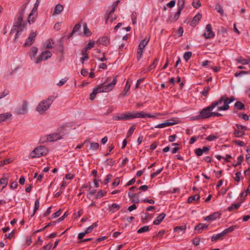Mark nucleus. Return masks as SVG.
Wrapping results in <instances>:
<instances>
[{"instance_id":"nucleus-54","label":"nucleus","mask_w":250,"mask_h":250,"mask_svg":"<svg viewBox=\"0 0 250 250\" xmlns=\"http://www.w3.org/2000/svg\"><path fill=\"white\" fill-rule=\"evenodd\" d=\"M137 19V14L136 12H133L131 14V19L133 24L136 23V20Z\"/></svg>"},{"instance_id":"nucleus-8","label":"nucleus","mask_w":250,"mask_h":250,"mask_svg":"<svg viewBox=\"0 0 250 250\" xmlns=\"http://www.w3.org/2000/svg\"><path fill=\"white\" fill-rule=\"evenodd\" d=\"M28 103L26 101H22L20 105L17 106L15 110V113L17 114H24L27 112Z\"/></svg>"},{"instance_id":"nucleus-64","label":"nucleus","mask_w":250,"mask_h":250,"mask_svg":"<svg viewBox=\"0 0 250 250\" xmlns=\"http://www.w3.org/2000/svg\"><path fill=\"white\" fill-rule=\"evenodd\" d=\"M216 139H217V137L213 135H210L208 136L207 138V139L209 141H213V140H215Z\"/></svg>"},{"instance_id":"nucleus-3","label":"nucleus","mask_w":250,"mask_h":250,"mask_svg":"<svg viewBox=\"0 0 250 250\" xmlns=\"http://www.w3.org/2000/svg\"><path fill=\"white\" fill-rule=\"evenodd\" d=\"M53 99V97L52 96H50L46 100L40 102L36 108V110L40 114L44 113L50 107L52 104Z\"/></svg>"},{"instance_id":"nucleus-7","label":"nucleus","mask_w":250,"mask_h":250,"mask_svg":"<svg viewBox=\"0 0 250 250\" xmlns=\"http://www.w3.org/2000/svg\"><path fill=\"white\" fill-rule=\"evenodd\" d=\"M149 41V38L146 37L144 40H143L139 43L138 46V51L137 52V59L140 60L142 57L143 53V50L148 43Z\"/></svg>"},{"instance_id":"nucleus-44","label":"nucleus","mask_w":250,"mask_h":250,"mask_svg":"<svg viewBox=\"0 0 250 250\" xmlns=\"http://www.w3.org/2000/svg\"><path fill=\"white\" fill-rule=\"evenodd\" d=\"M98 93L96 89L94 88L93 90V92L90 95V99L91 100H93L96 97V94Z\"/></svg>"},{"instance_id":"nucleus-33","label":"nucleus","mask_w":250,"mask_h":250,"mask_svg":"<svg viewBox=\"0 0 250 250\" xmlns=\"http://www.w3.org/2000/svg\"><path fill=\"white\" fill-rule=\"evenodd\" d=\"M240 206V203L233 204L231 206L228 208V210L231 211L233 210L237 209Z\"/></svg>"},{"instance_id":"nucleus-47","label":"nucleus","mask_w":250,"mask_h":250,"mask_svg":"<svg viewBox=\"0 0 250 250\" xmlns=\"http://www.w3.org/2000/svg\"><path fill=\"white\" fill-rule=\"evenodd\" d=\"M209 90H210V87L209 86H206L204 88V89L202 91L203 95L206 97L207 96Z\"/></svg>"},{"instance_id":"nucleus-45","label":"nucleus","mask_w":250,"mask_h":250,"mask_svg":"<svg viewBox=\"0 0 250 250\" xmlns=\"http://www.w3.org/2000/svg\"><path fill=\"white\" fill-rule=\"evenodd\" d=\"M106 191H104V190H100L98 191L97 194V198H100L102 197L103 196H104L106 194Z\"/></svg>"},{"instance_id":"nucleus-30","label":"nucleus","mask_w":250,"mask_h":250,"mask_svg":"<svg viewBox=\"0 0 250 250\" xmlns=\"http://www.w3.org/2000/svg\"><path fill=\"white\" fill-rule=\"evenodd\" d=\"M202 15L200 14L196 15L191 21V25H195L201 19Z\"/></svg>"},{"instance_id":"nucleus-26","label":"nucleus","mask_w":250,"mask_h":250,"mask_svg":"<svg viewBox=\"0 0 250 250\" xmlns=\"http://www.w3.org/2000/svg\"><path fill=\"white\" fill-rule=\"evenodd\" d=\"M83 34L86 36H90L91 35V32L87 27L86 23L83 24Z\"/></svg>"},{"instance_id":"nucleus-58","label":"nucleus","mask_w":250,"mask_h":250,"mask_svg":"<svg viewBox=\"0 0 250 250\" xmlns=\"http://www.w3.org/2000/svg\"><path fill=\"white\" fill-rule=\"evenodd\" d=\"M131 85L129 83L128 81H127L125 83V86L124 87V90L125 91L128 92L130 88Z\"/></svg>"},{"instance_id":"nucleus-23","label":"nucleus","mask_w":250,"mask_h":250,"mask_svg":"<svg viewBox=\"0 0 250 250\" xmlns=\"http://www.w3.org/2000/svg\"><path fill=\"white\" fill-rule=\"evenodd\" d=\"M208 226L205 224H199L195 228V230L198 231L199 233H201L202 230L204 229H207Z\"/></svg>"},{"instance_id":"nucleus-50","label":"nucleus","mask_w":250,"mask_h":250,"mask_svg":"<svg viewBox=\"0 0 250 250\" xmlns=\"http://www.w3.org/2000/svg\"><path fill=\"white\" fill-rule=\"evenodd\" d=\"M238 62L242 63V64H247L250 62V60L240 59L238 60Z\"/></svg>"},{"instance_id":"nucleus-41","label":"nucleus","mask_w":250,"mask_h":250,"mask_svg":"<svg viewBox=\"0 0 250 250\" xmlns=\"http://www.w3.org/2000/svg\"><path fill=\"white\" fill-rule=\"evenodd\" d=\"M97 226V224L96 223H93L91 226H90V227H88L86 229V230H85L86 231V233H89L90 232H91L92 231V230H93V229L95 228H96Z\"/></svg>"},{"instance_id":"nucleus-31","label":"nucleus","mask_w":250,"mask_h":250,"mask_svg":"<svg viewBox=\"0 0 250 250\" xmlns=\"http://www.w3.org/2000/svg\"><path fill=\"white\" fill-rule=\"evenodd\" d=\"M54 46V42L52 39H49L46 42L45 47L48 49H52Z\"/></svg>"},{"instance_id":"nucleus-34","label":"nucleus","mask_w":250,"mask_h":250,"mask_svg":"<svg viewBox=\"0 0 250 250\" xmlns=\"http://www.w3.org/2000/svg\"><path fill=\"white\" fill-rule=\"evenodd\" d=\"M235 107L237 108L238 109H244L245 108V105L244 104L241 102H237L235 103Z\"/></svg>"},{"instance_id":"nucleus-46","label":"nucleus","mask_w":250,"mask_h":250,"mask_svg":"<svg viewBox=\"0 0 250 250\" xmlns=\"http://www.w3.org/2000/svg\"><path fill=\"white\" fill-rule=\"evenodd\" d=\"M163 169V168L158 169L155 172H153L151 174V178H153L158 175Z\"/></svg>"},{"instance_id":"nucleus-37","label":"nucleus","mask_w":250,"mask_h":250,"mask_svg":"<svg viewBox=\"0 0 250 250\" xmlns=\"http://www.w3.org/2000/svg\"><path fill=\"white\" fill-rule=\"evenodd\" d=\"M149 230V228L147 226H144L142 228H141L140 229H139L137 230V232L138 233H142L143 232H145L146 231H148Z\"/></svg>"},{"instance_id":"nucleus-2","label":"nucleus","mask_w":250,"mask_h":250,"mask_svg":"<svg viewBox=\"0 0 250 250\" xmlns=\"http://www.w3.org/2000/svg\"><path fill=\"white\" fill-rule=\"evenodd\" d=\"M213 109L211 105L204 108L200 112V115L194 118V119H204L210 117H219L222 114L218 112H211Z\"/></svg>"},{"instance_id":"nucleus-6","label":"nucleus","mask_w":250,"mask_h":250,"mask_svg":"<svg viewBox=\"0 0 250 250\" xmlns=\"http://www.w3.org/2000/svg\"><path fill=\"white\" fill-rule=\"evenodd\" d=\"M236 228V226H232L225 229L221 233L213 235L211 237V241H216L217 240H223L227 233L232 232Z\"/></svg>"},{"instance_id":"nucleus-57","label":"nucleus","mask_w":250,"mask_h":250,"mask_svg":"<svg viewBox=\"0 0 250 250\" xmlns=\"http://www.w3.org/2000/svg\"><path fill=\"white\" fill-rule=\"evenodd\" d=\"M80 27H81V26L79 24H77L75 25L71 34H73L75 32L78 31L80 28Z\"/></svg>"},{"instance_id":"nucleus-53","label":"nucleus","mask_w":250,"mask_h":250,"mask_svg":"<svg viewBox=\"0 0 250 250\" xmlns=\"http://www.w3.org/2000/svg\"><path fill=\"white\" fill-rule=\"evenodd\" d=\"M183 32H184V30H183V28L180 27L179 28V29L177 31L176 34L178 35V36L180 37L183 35Z\"/></svg>"},{"instance_id":"nucleus-11","label":"nucleus","mask_w":250,"mask_h":250,"mask_svg":"<svg viewBox=\"0 0 250 250\" xmlns=\"http://www.w3.org/2000/svg\"><path fill=\"white\" fill-rule=\"evenodd\" d=\"M178 123V120L171 119L167 120L166 122L160 124L155 126V128H164L167 126H171Z\"/></svg>"},{"instance_id":"nucleus-21","label":"nucleus","mask_w":250,"mask_h":250,"mask_svg":"<svg viewBox=\"0 0 250 250\" xmlns=\"http://www.w3.org/2000/svg\"><path fill=\"white\" fill-rule=\"evenodd\" d=\"M209 148L207 146H204L202 148H197L195 150L196 154L198 156H201L203 153L208 151Z\"/></svg>"},{"instance_id":"nucleus-17","label":"nucleus","mask_w":250,"mask_h":250,"mask_svg":"<svg viewBox=\"0 0 250 250\" xmlns=\"http://www.w3.org/2000/svg\"><path fill=\"white\" fill-rule=\"evenodd\" d=\"M162 115L160 113H156L155 115H151L149 113H145L143 111H140L139 112V116L140 118H152L154 119H157L158 116Z\"/></svg>"},{"instance_id":"nucleus-25","label":"nucleus","mask_w":250,"mask_h":250,"mask_svg":"<svg viewBox=\"0 0 250 250\" xmlns=\"http://www.w3.org/2000/svg\"><path fill=\"white\" fill-rule=\"evenodd\" d=\"M120 208V205L117 204H113L109 207V211L114 212L118 210Z\"/></svg>"},{"instance_id":"nucleus-28","label":"nucleus","mask_w":250,"mask_h":250,"mask_svg":"<svg viewBox=\"0 0 250 250\" xmlns=\"http://www.w3.org/2000/svg\"><path fill=\"white\" fill-rule=\"evenodd\" d=\"M98 41L100 44L104 45H106L109 42V40L106 37H102L99 39Z\"/></svg>"},{"instance_id":"nucleus-43","label":"nucleus","mask_w":250,"mask_h":250,"mask_svg":"<svg viewBox=\"0 0 250 250\" xmlns=\"http://www.w3.org/2000/svg\"><path fill=\"white\" fill-rule=\"evenodd\" d=\"M192 5L195 8H198L201 6V3L199 0H193Z\"/></svg>"},{"instance_id":"nucleus-20","label":"nucleus","mask_w":250,"mask_h":250,"mask_svg":"<svg viewBox=\"0 0 250 250\" xmlns=\"http://www.w3.org/2000/svg\"><path fill=\"white\" fill-rule=\"evenodd\" d=\"M166 215L165 213H162L161 214H160L154 221L153 224L155 225H159L165 218Z\"/></svg>"},{"instance_id":"nucleus-24","label":"nucleus","mask_w":250,"mask_h":250,"mask_svg":"<svg viewBox=\"0 0 250 250\" xmlns=\"http://www.w3.org/2000/svg\"><path fill=\"white\" fill-rule=\"evenodd\" d=\"M181 11L178 10L177 12L174 15L170 16L169 18L168 21L170 22H174L176 21L180 16Z\"/></svg>"},{"instance_id":"nucleus-14","label":"nucleus","mask_w":250,"mask_h":250,"mask_svg":"<svg viewBox=\"0 0 250 250\" xmlns=\"http://www.w3.org/2000/svg\"><path fill=\"white\" fill-rule=\"evenodd\" d=\"M37 16V6H35L31 12L30 13L28 18V22L31 24L33 23Z\"/></svg>"},{"instance_id":"nucleus-1","label":"nucleus","mask_w":250,"mask_h":250,"mask_svg":"<svg viewBox=\"0 0 250 250\" xmlns=\"http://www.w3.org/2000/svg\"><path fill=\"white\" fill-rule=\"evenodd\" d=\"M233 100V98H228L223 96L218 101L212 103L211 105L213 109L217 107V111L226 110L229 108V104Z\"/></svg>"},{"instance_id":"nucleus-39","label":"nucleus","mask_w":250,"mask_h":250,"mask_svg":"<svg viewBox=\"0 0 250 250\" xmlns=\"http://www.w3.org/2000/svg\"><path fill=\"white\" fill-rule=\"evenodd\" d=\"M90 148L92 150H97L99 147V145L97 143H90Z\"/></svg>"},{"instance_id":"nucleus-61","label":"nucleus","mask_w":250,"mask_h":250,"mask_svg":"<svg viewBox=\"0 0 250 250\" xmlns=\"http://www.w3.org/2000/svg\"><path fill=\"white\" fill-rule=\"evenodd\" d=\"M52 247V244L51 243H49L47 244L46 245L44 246L42 248V250H49Z\"/></svg>"},{"instance_id":"nucleus-32","label":"nucleus","mask_w":250,"mask_h":250,"mask_svg":"<svg viewBox=\"0 0 250 250\" xmlns=\"http://www.w3.org/2000/svg\"><path fill=\"white\" fill-rule=\"evenodd\" d=\"M13 159L12 158L6 159L0 162V167H2L4 165L8 164L12 162Z\"/></svg>"},{"instance_id":"nucleus-51","label":"nucleus","mask_w":250,"mask_h":250,"mask_svg":"<svg viewBox=\"0 0 250 250\" xmlns=\"http://www.w3.org/2000/svg\"><path fill=\"white\" fill-rule=\"evenodd\" d=\"M241 174V173L240 172H237L235 173V176L234 178L235 181L239 182L240 181Z\"/></svg>"},{"instance_id":"nucleus-52","label":"nucleus","mask_w":250,"mask_h":250,"mask_svg":"<svg viewBox=\"0 0 250 250\" xmlns=\"http://www.w3.org/2000/svg\"><path fill=\"white\" fill-rule=\"evenodd\" d=\"M216 8L218 12H219L222 15H223L224 10H223L222 7L220 5L218 4V5H216Z\"/></svg>"},{"instance_id":"nucleus-42","label":"nucleus","mask_w":250,"mask_h":250,"mask_svg":"<svg viewBox=\"0 0 250 250\" xmlns=\"http://www.w3.org/2000/svg\"><path fill=\"white\" fill-rule=\"evenodd\" d=\"M192 55L191 52H187L184 55V58L186 62H187Z\"/></svg>"},{"instance_id":"nucleus-18","label":"nucleus","mask_w":250,"mask_h":250,"mask_svg":"<svg viewBox=\"0 0 250 250\" xmlns=\"http://www.w3.org/2000/svg\"><path fill=\"white\" fill-rule=\"evenodd\" d=\"M8 182V179L7 177H3L0 179V192L4 188Z\"/></svg>"},{"instance_id":"nucleus-48","label":"nucleus","mask_w":250,"mask_h":250,"mask_svg":"<svg viewBox=\"0 0 250 250\" xmlns=\"http://www.w3.org/2000/svg\"><path fill=\"white\" fill-rule=\"evenodd\" d=\"M135 129V128L134 125L131 126L129 129V130L127 134V136L129 137V136H131L132 135V134L133 133V132H134Z\"/></svg>"},{"instance_id":"nucleus-10","label":"nucleus","mask_w":250,"mask_h":250,"mask_svg":"<svg viewBox=\"0 0 250 250\" xmlns=\"http://www.w3.org/2000/svg\"><path fill=\"white\" fill-rule=\"evenodd\" d=\"M215 36L214 33L212 29V26L210 24H208L206 25V30L203 34V36L206 39L213 38Z\"/></svg>"},{"instance_id":"nucleus-56","label":"nucleus","mask_w":250,"mask_h":250,"mask_svg":"<svg viewBox=\"0 0 250 250\" xmlns=\"http://www.w3.org/2000/svg\"><path fill=\"white\" fill-rule=\"evenodd\" d=\"M240 118L243 119L245 121H248L249 120V116L246 114H240L239 115Z\"/></svg>"},{"instance_id":"nucleus-59","label":"nucleus","mask_w":250,"mask_h":250,"mask_svg":"<svg viewBox=\"0 0 250 250\" xmlns=\"http://www.w3.org/2000/svg\"><path fill=\"white\" fill-rule=\"evenodd\" d=\"M94 44H95V42H90L88 43V44H87V46H86V48L87 50H88V49H91L92 48H93V47L94 46Z\"/></svg>"},{"instance_id":"nucleus-9","label":"nucleus","mask_w":250,"mask_h":250,"mask_svg":"<svg viewBox=\"0 0 250 250\" xmlns=\"http://www.w3.org/2000/svg\"><path fill=\"white\" fill-rule=\"evenodd\" d=\"M246 130V126L237 124L236 125V128L234 131V134L236 137H241L245 134V131Z\"/></svg>"},{"instance_id":"nucleus-55","label":"nucleus","mask_w":250,"mask_h":250,"mask_svg":"<svg viewBox=\"0 0 250 250\" xmlns=\"http://www.w3.org/2000/svg\"><path fill=\"white\" fill-rule=\"evenodd\" d=\"M62 213V210L61 209H59L58 211L55 212L54 213H53L52 215V217L53 218H56V217H59L61 214Z\"/></svg>"},{"instance_id":"nucleus-12","label":"nucleus","mask_w":250,"mask_h":250,"mask_svg":"<svg viewBox=\"0 0 250 250\" xmlns=\"http://www.w3.org/2000/svg\"><path fill=\"white\" fill-rule=\"evenodd\" d=\"M117 76H115L112 81V82L106 85L103 84L104 91V92H108L111 91L117 83Z\"/></svg>"},{"instance_id":"nucleus-4","label":"nucleus","mask_w":250,"mask_h":250,"mask_svg":"<svg viewBox=\"0 0 250 250\" xmlns=\"http://www.w3.org/2000/svg\"><path fill=\"white\" fill-rule=\"evenodd\" d=\"M140 118L139 112H127L121 114L114 118L115 120H129L134 118Z\"/></svg>"},{"instance_id":"nucleus-63","label":"nucleus","mask_w":250,"mask_h":250,"mask_svg":"<svg viewBox=\"0 0 250 250\" xmlns=\"http://www.w3.org/2000/svg\"><path fill=\"white\" fill-rule=\"evenodd\" d=\"M193 243L195 246H198L200 244V239L198 238H195L193 239Z\"/></svg>"},{"instance_id":"nucleus-27","label":"nucleus","mask_w":250,"mask_h":250,"mask_svg":"<svg viewBox=\"0 0 250 250\" xmlns=\"http://www.w3.org/2000/svg\"><path fill=\"white\" fill-rule=\"evenodd\" d=\"M200 199V196L198 194H196L193 196L189 197L188 198V203H192L193 201H198Z\"/></svg>"},{"instance_id":"nucleus-60","label":"nucleus","mask_w":250,"mask_h":250,"mask_svg":"<svg viewBox=\"0 0 250 250\" xmlns=\"http://www.w3.org/2000/svg\"><path fill=\"white\" fill-rule=\"evenodd\" d=\"M176 3V1L175 0L170 1L169 3L167 4V6L169 8L173 7L175 6Z\"/></svg>"},{"instance_id":"nucleus-16","label":"nucleus","mask_w":250,"mask_h":250,"mask_svg":"<svg viewBox=\"0 0 250 250\" xmlns=\"http://www.w3.org/2000/svg\"><path fill=\"white\" fill-rule=\"evenodd\" d=\"M61 138V136L59 133H54L50 134L47 136L46 140L48 142L56 141Z\"/></svg>"},{"instance_id":"nucleus-35","label":"nucleus","mask_w":250,"mask_h":250,"mask_svg":"<svg viewBox=\"0 0 250 250\" xmlns=\"http://www.w3.org/2000/svg\"><path fill=\"white\" fill-rule=\"evenodd\" d=\"M158 62V59L156 58L154 60L153 62L148 68L147 71H150V70L154 69L156 67Z\"/></svg>"},{"instance_id":"nucleus-15","label":"nucleus","mask_w":250,"mask_h":250,"mask_svg":"<svg viewBox=\"0 0 250 250\" xmlns=\"http://www.w3.org/2000/svg\"><path fill=\"white\" fill-rule=\"evenodd\" d=\"M37 35V33L35 32L32 31L29 37L27 38L26 42H25L24 45V46H30L33 43L34 40Z\"/></svg>"},{"instance_id":"nucleus-13","label":"nucleus","mask_w":250,"mask_h":250,"mask_svg":"<svg viewBox=\"0 0 250 250\" xmlns=\"http://www.w3.org/2000/svg\"><path fill=\"white\" fill-rule=\"evenodd\" d=\"M52 56V53L49 51H46L43 52H42L41 55L39 57H38L35 62L36 63H39L41 61L43 60H46L48 58H50Z\"/></svg>"},{"instance_id":"nucleus-19","label":"nucleus","mask_w":250,"mask_h":250,"mask_svg":"<svg viewBox=\"0 0 250 250\" xmlns=\"http://www.w3.org/2000/svg\"><path fill=\"white\" fill-rule=\"evenodd\" d=\"M12 116L11 113L8 112L0 114V123L10 119Z\"/></svg>"},{"instance_id":"nucleus-62","label":"nucleus","mask_w":250,"mask_h":250,"mask_svg":"<svg viewBox=\"0 0 250 250\" xmlns=\"http://www.w3.org/2000/svg\"><path fill=\"white\" fill-rule=\"evenodd\" d=\"M67 80V79H65V78L61 80V81H60V82L57 83V85L58 86H62L66 82Z\"/></svg>"},{"instance_id":"nucleus-5","label":"nucleus","mask_w":250,"mask_h":250,"mask_svg":"<svg viewBox=\"0 0 250 250\" xmlns=\"http://www.w3.org/2000/svg\"><path fill=\"white\" fill-rule=\"evenodd\" d=\"M48 152L47 149L43 146H39L35 148L30 153V157L34 158L46 155Z\"/></svg>"},{"instance_id":"nucleus-49","label":"nucleus","mask_w":250,"mask_h":250,"mask_svg":"<svg viewBox=\"0 0 250 250\" xmlns=\"http://www.w3.org/2000/svg\"><path fill=\"white\" fill-rule=\"evenodd\" d=\"M98 93L104 92L103 84L99 85L97 88H95Z\"/></svg>"},{"instance_id":"nucleus-22","label":"nucleus","mask_w":250,"mask_h":250,"mask_svg":"<svg viewBox=\"0 0 250 250\" xmlns=\"http://www.w3.org/2000/svg\"><path fill=\"white\" fill-rule=\"evenodd\" d=\"M63 10V7L60 4H58L55 7L53 15H58L60 14Z\"/></svg>"},{"instance_id":"nucleus-38","label":"nucleus","mask_w":250,"mask_h":250,"mask_svg":"<svg viewBox=\"0 0 250 250\" xmlns=\"http://www.w3.org/2000/svg\"><path fill=\"white\" fill-rule=\"evenodd\" d=\"M186 229V226L176 227L174 228V231L176 232L179 230H180L181 231H183V233H184Z\"/></svg>"},{"instance_id":"nucleus-29","label":"nucleus","mask_w":250,"mask_h":250,"mask_svg":"<svg viewBox=\"0 0 250 250\" xmlns=\"http://www.w3.org/2000/svg\"><path fill=\"white\" fill-rule=\"evenodd\" d=\"M218 215H219L217 213H214L206 217L205 218V220H206V221L214 220L217 218Z\"/></svg>"},{"instance_id":"nucleus-40","label":"nucleus","mask_w":250,"mask_h":250,"mask_svg":"<svg viewBox=\"0 0 250 250\" xmlns=\"http://www.w3.org/2000/svg\"><path fill=\"white\" fill-rule=\"evenodd\" d=\"M40 207V201L39 199H37L35 202V207L34 209V212L33 213L32 216L34 215L36 211L39 209Z\"/></svg>"},{"instance_id":"nucleus-36","label":"nucleus","mask_w":250,"mask_h":250,"mask_svg":"<svg viewBox=\"0 0 250 250\" xmlns=\"http://www.w3.org/2000/svg\"><path fill=\"white\" fill-rule=\"evenodd\" d=\"M185 5V0H178V9L180 11L183 9Z\"/></svg>"}]
</instances>
